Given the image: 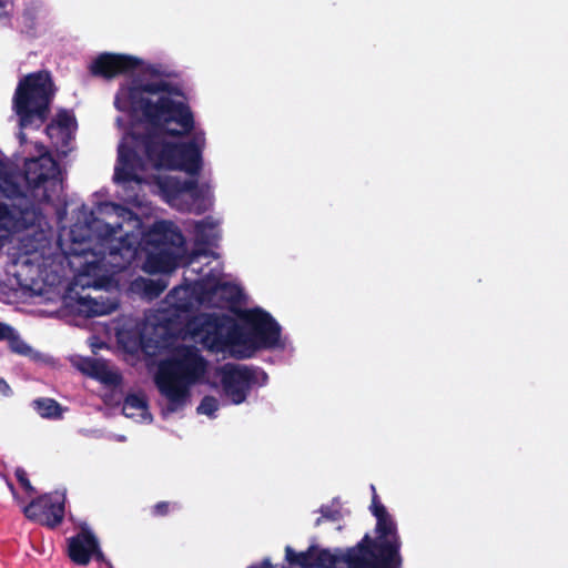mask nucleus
Segmentation results:
<instances>
[{
  "label": "nucleus",
  "mask_w": 568,
  "mask_h": 568,
  "mask_svg": "<svg viewBox=\"0 0 568 568\" xmlns=\"http://www.w3.org/2000/svg\"><path fill=\"white\" fill-rule=\"evenodd\" d=\"M13 0H0V21L9 20L13 14Z\"/></svg>",
  "instance_id": "22"
},
{
  "label": "nucleus",
  "mask_w": 568,
  "mask_h": 568,
  "mask_svg": "<svg viewBox=\"0 0 568 568\" xmlns=\"http://www.w3.org/2000/svg\"><path fill=\"white\" fill-rule=\"evenodd\" d=\"M221 400L212 395L204 396L196 407L199 415H205L210 418H215L216 413L221 408Z\"/></svg>",
  "instance_id": "21"
},
{
  "label": "nucleus",
  "mask_w": 568,
  "mask_h": 568,
  "mask_svg": "<svg viewBox=\"0 0 568 568\" xmlns=\"http://www.w3.org/2000/svg\"><path fill=\"white\" fill-rule=\"evenodd\" d=\"M116 337L119 343L129 352H135L144 346V335H142L133 321H128L125 327L119 328Z\"/></svg>",
  "instance_id": "16"
},
{
  "label": "nucleus",
  "mask_w": 568,
  "mask_h": 568,
  "mask_svg": "<svg viewBox=\"0 0 568 568\" xmlns=\"http://www.w3.org/2000/svg\"><path fill=\"white\" fill-rule=\"evenodd\" d=\"M154 101L144 119L158 130L134 146L131 138L118 146L113 180L130 207L101 203L90 223L70 231L74 244L83 247L72 250L71 265L78 271L65 300L74 312L88 317L116 308L118 300L97 293L122 286L124 271L133 262L146 273H170L186 261L184 237L172 222L159 221L146 229L144 219L152 207L135 190L145 186L182 211L202 213L214 203L210 182L181 181L170 173L197 175L203 169L206 133L197 125L186 97L169 90Z\"/></svg>",
  "instance_id": "1"
},
{
  "label": "nucleus",
  "mask_w": 568,
  "mask_h": 568,
  "mask_svg": "<svg viewBox=\"0 0 568 568\" xmlns=\"http://www.w3.org/2000/svg\"><path fill=\"white\" fill-rule=\"evenodd\" d=\"M168 507H169V504L166 503H161V504H158L155 507H154V510L156 514L159 515H163L166 513L168 510Z\"/></svg>",
  "instance_id": "24"
},
{
  "label": "nucleus",
  "mask_w": 568,
  "mask_h": 568,
  "mask_svg": "<svg viewBox=\"0 0 568 568\" xmlns=\"http://www.w3.org/2000/svg\"><path fill=\"white\" fill-rule=\"evenodd\" d=\"M165 287L166 282L162 280L152 281L142 277L134 280L130 285L132 292L142 294L149 298L156 297Z\"/></svg>",
  "instance_id": "17"
},
{
  "label": "nucleus",
  "mask_w": 568,
  "mask_h": 568,
  "mask_svg": "<svg viewBox=\"0 0 568 568\" xmlns=\"http://www.w3.org/2000/svg\"><path fill=\"white\" fill-rule=\"evenodd\" d=\"M34 408L40 416L45 418H58L63 412L61 406L51 398H41L36 400Z\"/></svg>",
  "instance_id": "20"
},
{
  "label": "nucleus",
  "mask_w": 568,
  "mask_h": 568,
  "mask_svg": "<svg viewBox=\"0 0 568 568\" xmlns=\"http://www.w3.org/2000/svg\"><path fill=\"white\" fill-rule=\"evenodd\" d=\"M248 568H274V567L268 559H264L262 562L252 565Z\"/></svg>",
  "instance_id": "25"
},
{
  "label": "nucleus",
  "mask_w": 568,
  "mask_h": 568,
  "mask_svg": "<svg viewBox=\"0 0 568 568\" xmlns=\"http://www.w3.org/2000/svg\"><path fill=\"white\" fill-rule=\"evenodd\" d=\"M0 338L7 339L12 352L19 355H30L31 347L9 326L0 323Z\"/></svg>",
  "instance_id": "18"
},
{
  "label": "nucleus",
  "mask_w": 568,
  "mask_h": 568,
  "mask_svg": "<svg viewBox=\"0 0 568 568\" xmlns=\"http://www.w3.org/2000/svg\"><path fill=\"white\" fill-rule=\"evenodd\" d=\"M119 440H124V437L123 436H119L118 438Z\"/></svg>",
  "instance_id": "30"
},
{
  "label": "nucleus",
  "mask_w": 568,
  "mask_h": 568,
  "mask_svg": "<svg viewBox=\"0 0 568 568\" xmlns=\"http://www.w3.org/2000/svg\"><path fill=\"white\" fill-rule=\"evenodd\" d=\"M64 491H54L40 497L24 507V515L42 525L54 527L59 525L64 516Z\"/></svg>",
  "instance_id": "9"
},
{
  "label": "nucleus",
  "mask_w": 568,
  "mask_h": 568,
  "mask_svg": "<svg viewBox=\"0 0 568 568\" xmlns=\"http://www.w3.org/2000/svg\"><path fill=\"white\" fill-rule=\"evenodd\" d=\"M286 560L302 568H314V559L316 555V547H311L307 551L295 552L291 547H286Z\"/></svg>",
  "instance_id": "19"
},
{
  "label": "nucleus",
  "mask_w": 568,
  "mask_h": 568,
  "mask_svg": "<svg viewBox=\"0 0 568 568\" xmlns=\"http://www.w3.org/2000/svg\"><path fill=\"white\" fill-rule=\"evenodd\" d=\"M80 369L84 374L94 377L106 385H116L120 382L119 373L105 362L82 359Z\"/></svg>",
  "instance_id": "14"
},
{
  "label": "nucleus",
  "mask_w": 568,
  "mask_h": 568,
  "mask_svg": "<svg viewBox=\"0 0 568 568\" xmlns=\"http://www.w3.org/2000/svg\"><path fill=\"white\" fill-rule=\"evenodd\" d=\"M78 123L72 112L61 110L47 128L48 136L58 152L67 154L75 136Z\"/></svg>",
  "instance_id": "10"
},
{
  "label": "nucleus",
  "mask_w": 568,
  "mask_h": 568,
  "mask_svg": "<svg viewBox=\"0 0 568 568\" xmlns=\"http://www.w3.org/2000/svg\"><path fill=\"white\" fill-rule=\"evenodd\" d=\"M240 295L236 284L221 274H210L192 285L174 288L165 301L168 306L146 317L144 332L152 329L159 346L176 336L182 342L199 343L214 354L239 359L250 358L260 349L293 352L291 338L262 308L243 311L239 321L217 313L189 316V311L197 306L223 307Z\"/></svg>",
  "instance_id": "2"
},
{
  "label": "nucleus",
  "mask_w": 568,
  "mask_h": 568,
  "mask_svg": "<svg viewBox=\"0 0 568 568\" xmlns=\"http://www.w3.org/2000/svg\"><path fill=\"white\" fill-rule=\"evenodd\" d=\"M266 382L267 375L263 371L233 363L217 366L211 374L210 363L200 349L187 345H178L159 363L154 375L163 418L181 413L190 404L191 388L196 384L220 387L226 400L240 405L254 387Z\"/></svg>",
  "instance_id": "3"
},
{
  "label": "nucleus",
  "mask_w": 568,
  "mask_h": 568,
  "mask_svg": "<svg viewBox=\"0 0 568 568\" xmlns=\"http://www.w3.org/2000/svg\"><path fill=\"white\" fill-rule=\"evenodd\" d=\"M16 477H17L21 488L30 497L33 494V487L31 486V484L27 477V473L23 469L18 468L16 470Z\"/></svg>",
  "instance_id": "23"
},
{
  "label": "nucleus",
  "mask_w": 568,
  "mask_h": 568,
  "mask_svg": "<svg viewBox=\"0 0 568 568\" xmlns=\"http://www.w3.org/2000/svg\"><path fill=\"white\" fill-rule=\"evenodd\" d=\"M89 70L93 75L112 79L120 74L139 71L138 78L121 83L114 97V108L128 116L130 129L121 141L126 138L134 139L133 145L158 130V125L144 119V111L155 104L156 98L166 95L169 90L184 93L176 85L163 79L164 70L161 65L145 63L141 58L125 53L103 52L94 57Z\"/></svg>",
  "instance_id": "4"
},
{
  "label": "nucleus",
  "mask_w": 568,
  "mask_h": 568,
  "mask_svg": "<svg viewBox=\"0 0 568 568\" xmlns=\"http://www.w3.org/2000/svg\"><path fill=\"white\" fill-rule=\"evenodd\" d=\"M54 92L52 79L45 71L30 73L20 79L13 97V110L19 118L21 143L26 142V129H39L44 122Z\"/></svg>",
  "instance_id": "7"
},
{
  "label": "nucleus",
  "mask_w": 568,
  "mask_h": 568,
  "mask_svg": "<svg viewBox=\"0 0 568 568\" xmlns=\"http://www.w3.org/2000/svg\"><path fill=\"white\" fill-rule=\"evenodd\" d=\"M200 253H196L190 261V263L193 265L195 263V260L200 257Z\"/></svg>",
  "instance_id": "27"
},
{
  "label": "nucleus",
  "mask_w": 568,
  "mask_h": 568,
  "mask_svg": "<svg viewBox=\"0 0 568 568\" xmlns=\"http://www.w3.org/2000/svg\"><path fill=\"white\" fill-rule=\"evenodd\" d=\"M221 220L207 216L195 222L192 229V237L196 245L214 246L221 240Z\"/></svg>",
  "instance_id": "12"
},
{
  "label": "nucleus",
  "mask_w": 568,
  "mask_h": 568,
  "mask_svg": "<svg viewBox=\"0 0 568 568\" xmlns=\"http://www.w3.org/2000/svg\"><path fill=\"white\" fill-rule=\"evenodd\" d=\"M22 194L20 186L0 178V246L8 235L23 229L20 250L24 255L39 254L44 256L50 246L51 227L47 220L34 210L17 212L9 210L3 199H12Z\"/></svg>",
  "instance_id": "6"
},
{
  "label": "nucleus",
  "mask_w": 568,
  "mask_h": 568,
  "mask_svg": "<svg viewBox=\"0 0 568 568\" xmlns=\"http://www.w3.org/2000/svg\"><path fill=\"white\" fill-rule=\"evenodd\" d=\"M68 554L77 565H87L93 558H102L99 541L88 526L81 527L75 536L68 539Z\"/></svg>",
  "instance_id": "11"
},
{
  "label": "nucleus",
  "mask_w": 568,
  "mask_h": 568,
  "mask_svg": "<svg viewBox=\"0 0 568 568\" xmlns=\"http://www.w3.org/2000/svg\"><path fill=\"white\" fill-rule=\"evenodd\" d=\"M369 509L376 519L375 538L365 536L352 548L349 568H399L402 544L395 520L375 493Z\"/></svg>",
  "instance_id": "5"
},
{
  "label": "nucleus",
  "mask_w": 568,
  "mask_h": 568,
  "mask_svg": "<svg viewBox=\"0 0 568 568\" xmlns=\"http://www.w3.org/2000/svg\"><path fill=\"white\" fill-rule=\"evenodd\" d=\"M352 549L343 551H329L316 547L314 568H349L348 555Z\"/></svg>",
  "instance_id": "15"
},
{
  "label": "nucleus",
  "mask_w": 568,
  "mask_h": 568,
  "mask_svg": "<svg viewBox=\"0 0 568 568\" xmlns=\"http://www.w3.org/2000/svg\"><path fill=\"white\" fill-rule=\"evenodd\" d=\"M116 124H118V126H123V125H124V123H123V119L119 116V118L116 119Z\"/></svg>",
  "instance_id": "28"
},
{
  "label": "nucleus",
  "mask_w": 568,
  "mask_h": 568,
  "mask_svg": "<svg viewBox=\"0 0 568 568\" xmlns=\"http://www.w3.org/2000/svg\"><path fill=\"white\" fill-rule=\"evenodd\" d=\"M123 414L125 417L141 424H150L153 420L146 396L143 393H133L125 397Z\"/></svg>",
  "instance_id": "13"
},
{
  "label": "nucleus",
  "mask_w": 568,
  "mask_h": 568,
  "mask_svg": "<svg viewBox=\"0 0 568 568\" xmlns=\"http://www.w3.org/2000/svg\"><path fill=\"white\" fill-rule=\"evenodd\" d=\"M9 486H10V489H11V491H12V495H13V496H14V498L19 501V500H20L19 496L16 494L14 489L12 488V486H11V485H9Z\"/></svg>",
  "instance_id": "29"
},
{
  "label": "nucleus",
  "mask_w": 568,
  "mask_h": 568,
  "mask_svg": "<svg viewBox=\"0 0 568 568\" xmlns=\"http://www.w3.org/2000/svg\"><path fill=\"white\" fill-rule=\"evenodd\" d=\"M9 392H10V388H9L8 384L4 381L0 379V394L8 395Z\"/></svg>",
  "instance_id": "26"
},
{
  "label": "nucleus",
  "mask_w": 568,
  "mask_h": 568,
  "mask_svg": "<svg viewBox=\"0 0 568 568\" xmlns=\"http://www.w3.org/2000/svg\"><path fill=\"white\" fill-rule=\"evenodd\" d=\"M26 161L24 180L37 199L51 200L62 190L59 168L47 152Z\"/></svg>",
  "instance_id": "8"
}]
</instances>
